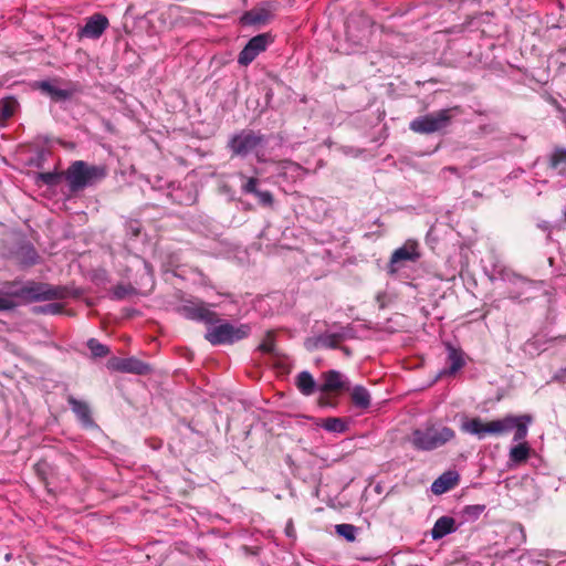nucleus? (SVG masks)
Returning <instances> with one entry per match:
<instances>
[{
  "label": "nucleus",
  "mask_w": 566,
  "mask_h": 566,
  "mask_svg": "<svg viewBox=\"0 0 566 566\" xmlns=\"http://www.w3.org/2000/svg\"><path fill=\"white\" fill-rule=\"evenodd\" d=\"M563 337L566 339V335H565V336H563Z\"/></svg>",
  "instance_id": "obj_42"
},
{
  "label": "nucleus",
  "mask_w": 566,
  "mask_h": 566,
  "mask_svg": "<svg viewBox=\"0 0 566 566\" xmlns=\"http://www.w3.org/2000/svg\"><path fill=\"white\" fill-rule=\"evenodd\" d=\"M60 176L55 172H42L39 175V179L45 185L53 186L57 184Z\"/></svg>",
  "instance_id": "obj_34"
},
{
  "label": "nucleus",
  "mask_w": 566,
  "mask_h": 566,
  "mask_svg": "<svg viewBox=\"0 0 566 566\" xmlns=\"http://www.w3.org/2000/svg\"><path fill=\"white\" fill-rule=\"evenodd\" d=\"M347 357L352 356V349L347 346H340L338 347Z\"/></svg>",
  "instance_id": "obj_38"
},
{
  "label": "nucleus",
  "mask_w": 566,
  "mask_h": 566,
  "mask_svg": "<svg viewBox=\"0 0 566 566\" xmlns=\"http://www.w3.org/2000/svg\"><path fill=\"white\" fill-rule=\"evenodd\" d=\"M295 385L304 396H311L318 391L319 386L307 370H303L296 376Z\"/></svg>",
  "instance_id": "obj_22"
},
{
  "label": "nucleus",
  "mask_w": 566,
  "mask_h": 566,
  "mask_svg": "<svg viewBox=\"0 0 566 566\" xmlns=\"http://www.w3.org/2000/svg\"><path fill=\"white\" fill-rule=\"evenodd\" d=\"M87 347L94 357H105L109 353V348L95 338L87 340Z\"/></svg>",
  "instance_id": "obj_29"
},
{
  "label": "nucleus",
  "mask_w": 566,
  "mask_h": 566,
  "mask_svg": "<svg viewBox=\"0 0 566 566\" xmlns=\"http://www.w3.org/2000/svg\"><path fill=\"white\" fill-rule=\"evenodd\" d=\"M423 249L418 240L407 239L395 249L386 265L389 275L397 279H412L411 272L421 263Z\"/></svg>",
  "instance_id": "obj_3"
},
{
  "label": "nucleus",
  "mask_w": 566,
  "mask_h": 566,
  "mask_svg": "<svg viewBox=\"0 0 566 566\" xmlns=\"http://www.w3.org/2000/svg\"><path fill=\"white\" fill-rule=\"evenodd\" d=\"M238 176L243 181L241 186V191L245 195L252 193L254 195L259 203L264 207H272L274 202L273 195L270 191H261L256 188L259 180L254 177H247L242 172H239Z\"/></svg>",
  "instance_id": "obj_14"
},
{
  "label": "nucleus",
  "mask_w": 566,
  "mask_h": 566,
  "mask_svg": "<svg viewBox=\"0 0 566 566\" xmlns=\"http://www.w3.org/2000/svg\"><path fill=\"white\" fill-rule=\"evenodd\" d=\"M485 510V505L483 504H475V505H467L462 514L465 517V520H476Z\"/></svg>",
  "instance_id": "obj_31"
},
{
  "label": "nucleus",
  "mask_w": 566,
  "mask_h": 566,
  "mask_svg": "<svg viewBox=\"0 0 566 566\" xmlns=\"http://www.w3.org/2000/svg\"><path fill=\"white\" fill-rule=\"evenodd\" d=\"M378 304H379V307L380 308H384L386 307L389 303H391L392 301V295L390 294H387V293H379L376 297Z\"/></svg>",
  "instance_id": "obj_35"
},
{
  "label": "nucleus",
  "mask_w": 566,
  "mask_h": 566,
  "mask_svg": "<svg viewBox=\"0 0 566 566\" xmlns=\"http://www.w3.org/2000/svg\"><path fill=\"white\" fill-rule=\"evenodd\" d=\"M63 176L70 190L77 192L103 180L107 176V169L103 165H90L84 160H75Z\"/></svg>",
  "instance_id": "obj_5"
},
{
  "label": "nucleus",
  "mask_w": 566,
  "mask_h": 566,
  "mask_svg": "<svg viewBox=\"0 0 566 566\" xmlns=\"http://www.w3.org/2000/svg\"><path fill=\"white\" fill-rule=\"evenodd\" d=\"M271 18V12L266 8H254L250 11H247L242 15V22L244 24L249 25H255V24H264L266 23Z\"/></svg>",
  "instance_id": "obj_23"
},
{
  "label": "nucleus",
  "mask_w": 566,
  "mask_h": 566,
  "mask_svg": "<svg viewBox=\"0 0 566 566\" xmlns=\"http://www.w3.org/2000/svg\"><path fill=\"white\" fill-rule=\"evenodd\" d=\"M178 312L185 317L206 324H216L219 322L217 314L206 306L205 303L189 302L178 308Z\"/></svg>",
  "instance_id": "obj_12"
},
{
  "label": "nucleus",
  "mask_w": 566,
  "mask_h": 566,
  "mask_svg": "<svg viewBox=\"0 0 566 566\" xmlns=\"http://www.w3.org/2000/svg\"><path fill=\"white\" fill-rule=\"evenodd\" d=\"M83 291L69 289L67 285H23L11 293H0V312L10 311L22 303H33L51 300H62L69 296H78Z\"/></svg>",
  "instance_id": "obj_2"
},
{
  "label": "nucleus",
  "mask_w": 566,
  "mask_h": 566,
  "mask_svg": "<svg viewBox=\"0 0 566 566\" xmlns=\"http://www.w3.org/2000/svg\"><path fill=\"white\" fill-rule=\"evenodd\" d=\"M553 380L566 385V367L557 370L553 376Z\"/></svg>",
  "instance_id": "obj_36"
},
{
  "label": "nucleus",
  "mask_w": 566,
  "mask_h": 566,
  "mask_svg": "<svg viewBox=\"0 0 566 566\" xmlns=\"http://www.w3.org/2000/svg\"><path fill=\"white\" fill-rule=\"evenodd\" d=\"M455 437L452 428L440 423H426L412 430L408 440L417 451H432L443 447Z\"/></svg>",
  "instance_id": "obj_4"
},
{
  "label": "nucleus",
  "mask_w": 566,
  "mask_h": 566,
  "mask_svg": "<svg viewBox=\"0 0 566 566\" xmlns=\"http://www.w3.org/2000/svg\"><path fill=\"white\" fill-rule=\"evenodd\" d=\"M532 422L530 415L513 416L507 415L501 419L492 420L484 423L479 417L465 420L461 424V430L479 439H483L485 434L501 436L514 430L513 440L520 442L510 450V461L520 464L525 462L530 457V447L526 442H522L528 432V424Z\"/></svg>",
  "instance_id": "obj_1"
},
{
  "label": "nucleus",
  "mask_w": 566,
  "mask_h": 566,
  "mask_svg": "<svg viewBox=\"0 0 566 566\" xmlns=\"http://www.w3.org/2000/svg\"><path fill=\"white\" fill-rule=\"evenodd\" d=\"M458 481L459 474L457 472L447 471L433 481L431 484V491L437 495L446 493L453 489L458 484Z\"/></svg>",
  "instance_id": "obj_19"
},
{
  "label": "nucleus",
  "mask_w": 566,
  "mask_h": 566,
  "mask_svg": "<svg viewBox=\"0 0 566 566\" xmlns=\"http://www.w3.org/2000/svg\"><path fill=\"white\" fill-rule=\"evenodd\" d=\"M218 323L211 324L212 326L208 328L205 335V338L212 345L233 344L245 338L250 333V327L245 324L234 326L220 319Z\"/></svg>",
  "instance_id": "obj_8"
},
{
  "label": "nucleus",
  "mask_w": 566,
  "mask_h": 566,
  "mask_svg": "<svg viewBox=\"0 0 566 566\" xmlns=\"http://www.w3.org/2000/svg\"><path fill=\"white\" fill-rule=\"evenodd\" d=\"M12 253L14 260L23 266L33 265L39 260V254L35 248L32 243L25 240L20 241Z\"/></svg>",
  "instance_id": "obj_16"
},
{
  "label": "nucleus",
  "mask_w": 566,
  "mask_h": 566,
  "mask_svg": "<svg viewBox=\"0 0 566 566\" xmlns=\"http://www.w3.org/2000/svg\"><path fill=\"white\" fill-rule=\"evenodd\" d=\"M272 41L273 39L269 33H262L253 36L239 53L238 63L242 66H248L260 53L266 50Z\"/></svg>",
  "instance_id": "obj_10"
},
{
  "label": "nucleus",
  "mask_w": 566,
  "mask_h": 566,
  "mask_svg": "<svg viewBox=\"0 0 566 566\" xmlns=\"http://www.w3.org/2000/svg\"><path fill=\"white\" fill-rule=\"evenodd\" d=\"M549 164L552 168L566 164V149L556 148L551 156Z\"/></svg>",
  "instance_id": "obj_32"
},
{
  "label": "nucleus",
  "mask_w": 566,
  "mask_h": 566,
  "mask_svg": "<svg viewBox=\"0 0 566 566\" xmlns=\"http://www.w3.org/2000/svg\"><path fill=\"white\" fill-rule=\"evenodd\" d=\"M259 350L264 354H274L275 345L273 336L269 333L263 342L259 345Z\"/></svg>",
  "instance_id": "obj_33"
},
{
  "label": "nucleus",
  "mask_w": 566,
  "mask_h": 566,
  "mask_svg": "<svg viewBox=\"0 0 566 566\" xmlns=\"http://www.w3.org/2000/svg\"><path fill=\"white\" fill-rule=\"evenodd\" d=\"M18 107V102L13 97H6L0 101V125H3L13 116Z\"/></svg>",
  "instance_id": "obj_26"
},
{
  "label": "nucleus",
  "mask_w": 566,
  "mask_h": 566,
  "mask_svg": "<svg viewBox=\"0 0 566 566\" xmlns=\"http://www.w3.org/2000/svg\"><path fill=\"white\" fill-rule=\"evenodd\" d=\"M108 367L116 371L134 375H147L151 370V367L148 364L135 357H114L108 361Z\"/></svg>",
  "instance_id": "obj_13"
},
{
  "label": "nucleus",
  "mask_w": 566,
  "mask_h": 566,
  "mask_svg": "<svg viewBox=\"0 0 566 566\" xmlns=\"http://www.w3.org/2000/svg\"><path fill=\"white\" fill-rule=\"evenodd\" d=\"M407 566H419V565H417V564H408Z\"/></svg>",
  "instance_id": "obj_40"
},
{
  "label": "nucleus",
  "mask_w": 566,
  "mask_h": 566,
  "mask_svg": "<svg viewBox=\"0 0 566 566\" xmlns=\"http://www.w3.org/2000/svg\"><path fill=\"white\" fill-rule=\"evenodd\" d=\"M455 531L457 526L454 518L444 515L436 521L433 527L431 528V537L432 539L438 541Z\"/></svg>",
  "instance_id": "obj_21"
},
{
  "label": "nucleus",
  "mask_w": 566,
  "mask_h": 566,
  "mask_svg": "<svg viewBox=\"0 0 566 566\" xmlns=\"http://www.w3.org/2000/svg\"><path fill=\"white\" fill-rule=\"evenodd\" d=\"M266 143L264 135L253 130L243 129L233 135L229 140V148L233 155L247 156L250 153H255L259 160H262L258 154V149L263 147Z\"/></svg>",
  "instance_id": "obj_9"
},
{
  "label": "nucleus",
  "mask_w": 566,
  "mask_h": 566,
  "mask_svg": "<svg viewBox=\"0 0 566 566\" xmlns=\"http://www.w3.org/2000/svg\"><path fill=\"white\" fill-rule=\"evenodd\" d=\"M336 533L344 537L348 542H354L356 539V534L358 528L353 524H337L335 526Z\"/></svg>",
  "instance_id": "obj_28"
},
{
  "label": "nucleus",
  "mask_w": 566,
  "mask_h": 566,
  "mask_svg": "<svg viewBox=\"0 0 566 566\" xmlns=\"http://www.w3.org/2000/svg\"><path fill=\"white\" fill-rule=\"evenodd\" d=\"M446 172H451L453 175H455L457 177H460V172H459V169L454 166H447L444 168L441 169V174H446Z\"/></svg>",
  "instance_id": "obj_37"
},
{
  "label": "nucleus",
  "mask_w": 566,
  "mask_h": 566,
  "mask_svg": "<svg viewBox=\"0 0 566 566\" xmlns=\"http://www.w3.org/2000/svg\"><path fill=\"white\" fill-rule=\"evenodd\" d=\"M460 107L443 108L434 113L418 116L409 124L410 130L421 135H430L441 132L449 127L453 118V113H459Z\"/></svg>",
  "instance_id": "obj_6"
},
{
  "label": "nucleus",
  "mask_w": 566,
  "mask_h": 566,
  "mask_svg": "<svg viewBox=\"0 0 566 566\" xmlns=\"http://www.w3.org/2000/svg\"><path fill=\"white\" fill-rule=\"evenodd\" d=\"M564 220L566 221V210L564 211Z\"/></svg>",
  "instance_id": "obj_41"
},
{
  "label": "nucleus",
  "mask_w": 566,
  "mask_h": 566,
  "mask_svg": "<svg viewBox=\"0 0 566 566\" xmlns=\"http://www.w3.org/2000/svg\"><path fill=\"white\" fill-rule=\"evenodd\" d=\"M138 294L134 285H115L108 292L109 297L116 301L132 300Z\"/></svg>",
  "instance_id": "obj_25"
},
{
  "label": "nucleus",
  "mask_w": 566,
  "mask_h": 566,
  "mask_svg": "<svg viewBox=\"0 0 566 566\" xmlns=\"http://www.w3.org/2000/svg\"><path fill=\"white\" fill-rule=\"evenodd\" d=\"M38 87L45 94H48L53 101H66L70 99L76 92L77 88H59L52 85L49 81H41L38 83Z\"/></svg>",
  "instance_id": "obj_20"
},
{
  "label": "nucleus",
  "mask_w": 566,
  "mask_h": 566,
  "mask_svg": "<svg viewBox=\"0 0 566 566\" xmlns=\"http://www.w3.org/2000/svg\"><path fill=\"white\" fill-rule=\"evenodd\" d=\"M108 19L102 13H94L86 19L85 24L78 29L76 36L82 39H99L108 28Z\"/></svg>",
  "instance_id": "obj_11"
},
{
  "label": "nucleus",
  "mask_w": 566,
  "mask_h": 566,
  "mask_svg": "<svg viewBox=\"0 0 566 566\" xmlns=\"http://www.w3.org/2000/svg\"><path fill=\"white\" fill-rule=\"evenodd\" d=\"M447 349L448 367L439 373V376L454 375L465 364L464 353L461 348L453 346L451 343H444Z\"/></svg>",
  "instance_id": "obj_15"
},
{
  "label": "nucleus",
  "mask_w": 566,
  "mask_h": 566,
  "mask_svg": "<svg viewBox=\"0 0 566 566\" xmlns=\"http://www.w3.org/2000/svg\"><path fill=\"white\" fill-rule=\"evenodd\" d=\"M350 398H352L353 405L356 408L368 409L370 406V401H371L370 394L365 387H363L360 385H357L353 388Z\"/></svg>",
  "instance_id": "obj_24"
},
{
  "label": "nucleus",
  "mask_w": 566,
  "mask_h": 566,
  "mask_svg": "<svg viewBox=\"0 0 566 566\" xmlns=\"http://www.w3.org/2000/svg\"><path fill=\"white\" fill-rule=\"evenodd\" d=\"M323 384L318 386V391L331 392L345 389L347 381L338 370H328L322 374Z\"/></svg>",
  "instance_id": "obj_17"
},
{
  "label": "nucleus",
  "mask_w": 566,
  "mask_h": 566,
  "mask_svg": "<svg viewBox=\"0 0 566 566\" xmlns=\"http://www.w3.org/2000/svg\"><path fill=\"white\" fill-rule=\"evenodd\" d=\"M11 558H12V554L11 553L6 554V556H4L6 560L9 562Z\"/></svg>",
  "instance_id": "obj_39"
},
{
  "label": "nucleus",
  "mask_w": 566,
  "mask_h": 566,
  "mask_svg": "<svg viewBox=\"0 0 566 566\" xmlns=\"http://www.w3.org/2000/svg\"><path fill=\"white\" fill-rule=\"evenodd\" d=\"M67 402L83 427L92 428L95 426V422L92 418L91 408L87 402L78 400L73 396L67 397Z\"/></svg>",
  "instance_id": "obj_18"
},
{
  "label": "nucleus",
  "mask_w": 566,
  "mask_h": 566,
  "mask_svg": "<svg viewBox=\"0 0 566 566\" xmlns=\"http://www.w3.org/2000/svg\"><path fill=\"white\" fill-rule=\"evenodd\" d=\"M321 427L328 432L343 433L347 430V421L343 418H326L322 420Z\"/></svg>",
  "instance_id": "obj_27"
},
{
  "label": "nucleus",
  "mask_w": 566,
  "mask_h": 566,
  "mask_svg": "<svg viewBox=\"0 0 566 566\" xmlns=\"http://www.w3.org/2000/svg\"><path fill=\"white\" fill-rule=\"evenodd\" d=\"M62 312V305L60 303H49L45 305H39L33 307V313L44 315H55Z\"/></svg>",
  "instance_id": "obj_30"
},
{
  "label": "nucleus",
  "mask_w": 566,
  "mask_h": 566,
  "mask_svg": "<svg viewBox=\"0 0 566 566\" xmlns=\"http://www.w3.org/2000/svg\"><path fill=\"white\" fill-rule=\"evenodd\" d=\"M333 327H335L334 332L326 331L319 335L307 337L304 340V347L308 352L321 348L337 349L344 340L355 338V328L350 324L345 326L334 324Z\"/></svg>",
  "instance_id": "obj_7"
}]
</instances>
